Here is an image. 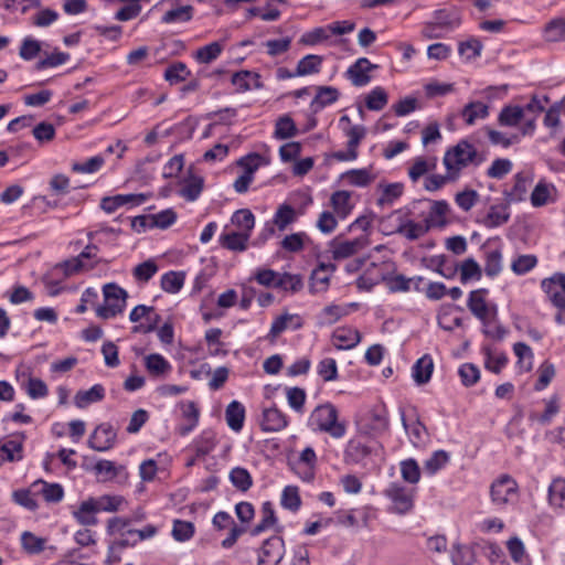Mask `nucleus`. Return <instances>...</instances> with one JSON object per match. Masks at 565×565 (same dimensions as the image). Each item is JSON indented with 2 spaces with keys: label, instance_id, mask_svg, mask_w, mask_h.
I'll list each match as a JSON object with an SVG mask.
<instances>
[{
  "label": "nucleus",
  "instance_id": "53",
  "mask_svg": "<svg viewBox=\"0 0 565 565\" xmlns=\"http://www.w3.org/2000/svg\"><path fill=\"white\" fill-rule=\"evenodd\" d=\"M435 166L436 159H431V161H429L423 157H418L414 160L412 167L409 168L408 175L412 181L416 182L419 178L434 169Z\"/></svg>",
  "mask_w": 565,
  "mask_h": 565
},
{
  "label": "nucleus",
  "instance_id": "49",
  "mask_svg": "<svg viewBox=\"0 0 565 565\" xmlns=\"http://www.w3.org/2000/svg\"><path fill=\"white\" fill-rule=\"evenodd\" d=\"M294 329H298L301 327V321H300V318L296 315H289V313H285V315H281L279 317H277L274 322L271 323V327H270V334L273 337H277L278 334H280L282 331H285L287 328H288V324L294 322Z\"/></svg>",
  "mask_w": 565,
  "mask_h": 565
},
{
  "label": "nucleus",
  "instance_id": "54",
  "mask_svg": "<svg viewBox=\"0 0 565 565\" xmlns=\"http://www.w3.org/2000/svg\"><path fill=\"white\" fill-rule=\"evenodd\" d=\"M513 350L519 359L520 367L525 372L531 371L533 367V352L531 348L523 342H518L514 344Z\"/></svg>",
  "mask_w": 565,
  "mask_h": 565
},
{
  "label": "nucleus",
  "instance_id": "22",
  "mask_svg": "<svg viewBox=\"0 0 565 565\" xmlns=\"http://www.w3.org/2000/svg\"><path fill=\"white\" fill-rule=\"evenodd\" d=\"M92 470L102 481H111L121 476L127 478L125 466L116 465L114 461L106 459L98 460Z\"/></svg>",
  "mask_w": 565,
  "mask_h": 565
},
{
  "label": "nucleus",
  "instance_id": "5",
  "mask_svg": "<svg viewBox=\"0 0 565 565\" xmlns=\"http://www.w3.org/2000/svg\"><path fill=\"white\" fill-rule=\"evenodd\" d=\"M488 289L480 288L469 294L467 307L471 313L487 326L497 316V306L487 301Z\"/></svg>",
  "mask_w": 565,
  "mask_h": 565
},
{
  "label": "nucleus",
  "instance_id": "37",
  "mask_svg": "<svg viewBox=\"0 0 565 565\" xmlns=\"http://www.w3.org/2000/svg\"><path fill=\"white\" fill-rule=\"evenodd\" d=\"M544 39L547 42L565 41V18H554L545 24Z\"/></svg>",
  "mask_w": 565,
  "mask_h": 565
},
{
  "label": "nucleus",
  "instance_id": "46",
  "mask_svg": "<svg viewBox=\"0 0 565 565\" xmlns=\"http://www.w3.org/2000/svg\"><path fill=\"white\" fill-rule=\"evenodd\" d=\"M230 480L236 489L243 492L247 491L253 484V479L249 472L241 467H236L231 470Z\"/></svg>",
  "mask_w": 565,
  "mask_h": 565
},
{
  "label": "nucleus",
  "instance_id": "20",
  "mask_svg": "<svg viewBox=\"0 0 565 565\" xmlns=\"http://www.w3.org/2000/svg\"><path fill=\"white\" fill-rule=\"evenodd\" d=\"M147 200L145 194H117L102 200L100 206L107 213L115 212L118 207L132 204L139 205Z\"/></svg>",
  "mask_w": 565,
  "mask_h": 565
},
{
  "label": "nucleus",
  "instance_id": "58",
  "mask_svg": "<svg viewBox=\"0 0 565 565\" xmlns=\"http://www.w3.org/2000/svg\"><path fill=\"white\" fill-rule=\"evenodd\" d=\"M339 98V92L334 87L322 86L318 88V92L311 102V106H328L335 103Z\"/></svg>",
  "mask_w": 565,
  "mask_h": 565
},
{
  "label": "nucleus",
  "instance_id": "19",
  "mask_svg": "<svg viewBox=\"0 0 565 565\" xmlns=\"http://www.w3.org/2000/svg\"><path fill=\"white\" fill-rule=\"evenodd\" d=\"M532 177L525 172H519L514 177V184L510 190L504 191V199L508 204L525 200Z\"/></svg>",
  "mask_w": 565,
  "mask_h": 565
},
{
  "label": "nucleus",
  "instance_id": "6",
  "mask_svg": "<svg viewBox=\"0 0 565 565\" xmlns=\"http://www.w3.org/2000/svg\"><path fill=\"white\" fill-rule=\"evenodd\" d=\"M264 158L258 153H250L237 161V164L244 169L243 173L234 181V190L243 194L248 191L254 180V173L264 163Z\"/></svg>",
  "mask_w": 565,
  "mask_h": 565
},
{
  "label": "nucleus",
  "instance_id": "30",
  "mask_svg": "<svg viewBox=\"0 0 565 565\" xmlns=\"http://www.w3.org/2000/svg\"><path fill=\"white\" fill-rule=\"evenodd\" d=\"M225 418L228 427L234 431H239L243 428L245 419V408L237 402H231L225 411Z\"/></svg>",
  "mask_w": 565,
  "mask_h": 565
},
{
  "label": "nucleus",
  "instance_id": "25",
  "mask_svg": "<svg viewBox=\"0 0 565 565\" xmlns=\"http://www.w3.org/2000/svg\"><path fill=\"white\" fill-rule=\"evenodd\" d=\"M287 424V417L280 409L271 407L263 412L260 425L264 431H280Z\"/></svg>",
  "mask_w": 565,
  "mask_h": 565
},
{
  "label": "nucleus",
  "instance_id": "55",
  "mask_svg": "<svg viewBox=\"0 0 565 565\" xmlns=\"http://www.w3.org/2000/svg\"><path fill=\"white\" fill-rule=\"evenodd\" d=\"M303 287V281L300 275L289 273L279 274L277 288L285 291L298 292Z\"/></svg>",
  "mask_w": 565,
  "mask_h": 565
},
{
  "label": "nucleus",
  "instance_id": "35",
  "mask_svg": "<svg viewBox=\"0 0 565 565\" xmlns=\"http://www.w3.org/2000/svg\"><path fill=\"white\" fill-rule=\"evenodd\" d=\"M322 63V56L316 54H308L298 62L296 67V74L298 76L318 74L321 71Z\"/></svg>",
  "mask_w": 565,
  "mask_h": 565
},
{
  "label": "nucleus",
  "instance_id": "27",
  "mask_svg": "<svg viewBox=\"0 0 565 565\" xmlns=\"http://www.w3.org/2000/svg\"><path fill=\"white\" fill-rule=\"evenodd\" d=\"M204 185V179L201 175L189 173V175L182 181V185L179 190V195L186 201H195Z\"/></svg>",
  "mask_w": 565,
  "mask_h": 565
},
{
  "label": "nucleus",
  "instance_id": "40",
  "mask_svg": "<svg viewBox=\"0 0 565 565\" xmlns=\"http://www.w3.org/2000/svg\"><path fill=\"white\" fill-rule=\"evenodd\" d=\"M46 539L36 536L32 532L25 531L21 535L22 548L28 554H39L44 551Z\"/></svg>",
  "mask_w": 565,
  "mask_h": 565
},
{
  "label": "nucleus",
  "instance_id": "47",
  "mask_svg": "<svg viewBox=\"0 0 565 565\" xmlns=\"http://www.w3.org/2000/svg\"><path fill=\"white\" fill-rule=\"evenodd\" d=\"M428 225L424 221L416 222L412 220L406 226H404L397 234L405 237L408 241H416L428 233Z\"/></svg>",
  "mask_w": 565,
  "mask_h": 565
},
{
  "label": "nucleus",
  "instance_id": "42",
  "mask_svg": "<svg viewBox=\"0 0 565 565\" xmlns=\"http://www.w3.org/2000/svg\"><path fill=\"white\" fill-rule=\"evenodd\" d=\"M184 284V274L179 271H169L161 277V288L169 294H177Z\"/></svg>",
  "mask_w": 565,
  "mask_h": 565
},
{
  "label": "nucleus",
  "instance_id": "12",
  "mask_svg": "<svg viewBox=\"0 0 565 565\" xmlns=\"http://www.w3.org/2000/svg\"><path fill=\"white\" fill-rule=\"evenodd\" d=\"M177 221V213L172 209L160 211L156 214L138 216L132 221V226H150L166 230Z\"/></svg>",
  "mask_w": 565,
  "mask_h": 565
},
{
  "label": "nucleus",
  "instance_id": "57",
  "mask_svg": "<svg viewBox=\"0 0 565 565\" xmlns=\"http://www.w3.org/2000/svg\"><path fill=\"white\" fill-rule=\"evenodd\" d=\"M343 179L354 186H366L373 181V177L366 169H354L345 172Z\"/></svg>",
  "mask_w": 565,
  "mask_h": 565
},
{
  "label": "nucleus",
  "instance_id": "13",
  "mask_svg": "<svg viewBox=\"0 0 565 565\" xmlns=\"http://www.w3.org/2000/svg\"><path fill=\"white\" fill-rule=\"evenodd\" d=\"M284 556V541L278 536L266 540L260 548L259 564L278 565Z\"/></svg>",
  "mask_w": 565,
  "mask_h": 565
},
{
  "label": "nucleus",
  "instance_id": "38",
  "mask_svg": "<svg viewBox=\"0 0 565 565\" xmlns=\"http://www.w3.org/2000/svg\"><path fill=\"white\" fill-rule=\"evenodd\" d=\"M194 8L190 4L167 11L162 15V22L167 24L188 22L193 18Z\"/></svg>",
  "mask_w": 565,
  "mask_h": 565
},
{
  "label": "nucleus",
  "instance_id": "14",
  "mask_svg": "<svg viewBox=\"0 0 565 565\" xmlns=\"http://www.w3.org/2000/svg\"><path fill=\"white\" fill-rule=\"evenodd\" d=\"M18 381H20L21 387L33 399L43 398L49 394L46 384L40 379L32 377L28 369L18 370Z\"/></svg>",
  "mask_w": 565,
  "mask_h": 565
},
{
  "label": "nucleus",
  "instance_id": "4",
  "mask_svg": "<svg viewBox=\"0 0 565 565\" xmlns=\"http://www.w3.org/2000/svg\"><path fill=\"white\" fill-rule=\"evenodd\" d=\"M490 495L495 505L502 507L512 504L516 502L519 497L518 483L510 476H501L492 482Z\"/></svg>",
  "mask_w": 565,
  "mask_h": 565
},
{
  "label": "nucleus",
  "instance_id": "59",
  "mask_svg": "<svg viewBox=\"0 0 565 565\" xmlns=\"http://www.w3.org/2000/svg\"><path fill=\"white\" fill-rule=\"evenodd\" d=\"M183 417L188 424L179 427V433L182 436L188 435L199 422V409L193 402H189L183 408Z\"/></svg>",
  "mask_w": 565,
  "mask_h": 565
},
{
  "label": "nucleus",
  "instance_id": "36",
  "mask_svg": "<svg viewBox=\"0 0 565 565\" xmlns=\"http://www.w3.org/2000/svg\"><path fill=\"white\" fill-rule=\"evenodd\" d=\"M331 206L340 217H347L353 207L351 204V193L344 190L335 191L330 198Z\"/></svg>",
  "mask_w": 565,
  "mask_h": 565
},
{
  "label": "nucleus",
  "instance_id": "63",
  "mask_svg": "<svg viewBox=\"0 0 565 565\" xmlns=\"http://www.w3.org/2000/svg\"><path fill=\"white\" fill-rule=\"evenodd\" d=\"M281 505L290 511H297L300 508L301 500L297 487L287 486L282 490Z\"/></svg>",
  "mask_w": 565,
  "mask_h": 565
},
{
  "label": "nucleus",
  "instance_id": "43",
  "mask_svg": "<svg viewBox=\"0 0 565 565\" xmlns=\"http://www.w3.org/2000/svg\"><path fill=\"white\" fill-rule=\"evenodd\" d=\"M435 22L439 28L455 29L460 25L461 19L456 11L439 9L434 12Z\"/></svg>",
  "mask_w": 565,
  "mask_h": 565
},
{
  "label": "nucleus",
  "instance_id": "64",
  "mask_svg": "<svg viewBox=\"0 0 565 565\" xmlns=\"http://www.w3.org/2000/svg\"><path fill=\"white\" fill-rule=\"evenodd\" d=\"M454 84L430 81L424 85L425 95L428 98L445 96L454 92Z\"/></svg>",
  "mask_w": 565,
  "mask_h": 565
},
{
  "label": "nucleus",
  "instance_id": "24",
  "mask_svg": "<svg viewBox=\"0 0 565 565\" xmlns=\"http://www.w3.org/2000/svg\"><path fill=\"white\" fill-rule=\"evenodd\" d=\"M449 210L446 201H433L427 216L423 220L428 225V231L433 227H444L447 224L446 216Z\"/></svg>",
  "mask_w": 565,
  "mask_h": 565
},
{
  "label": "nucleus",
  "instance_id": "15",
  "mask_svg": "<svg viewBox=\"0 0 565 565\" xmlns=\"http://www.w3.org/2000/svg\"><path fill=\"white\" fill-rule=\"evenodd\" d=\"M377 66L366 57L356 60L347 71V77L355 86H364L371 81L370 72Z\"/></svg>",
  "mask_w": 565,
  "mask_h": 565
},
{
  "label": "nucleus",
  "instance_id": "41",
  "mask_svg": "<svg viewBox=\"0 0 565 565\" xmlns=\"http://www.w3.org/2000/svg\"><path fill=\"white\" fill-rule=\"evenodd\" d=\"M159 270L157 263L152 259H148L141 264H138L134 270L132 275L138 282L146 284L148 282Z\"/></svg>",
  "mask_w": 565,
  "mask_h": 565
},
{
  "label": "nucleus",
  "instance_id": "26",
  "mask_svg": "<svg viewBox=\"0 0 565 565\" xmlns=\"http://www.w3.org/2000/svg\"><path fill=\"white\" fill-rule=\"evenodd\" d=\"M510 220L508 205H491L487 214L482 217L481 224L487 228H495L504 225Z\"/></svg>",
  "mask_w": 565,
  "mask_h": 565
},
{
  "label": "nucleus",
  "instance_id": "31",
  "mask_svg": "<svg viewBox=\"0 0 565 565\" xmlns=\"http://www.w3.org/2000/svg\"><path fill=\"white\" fill-rule=\"evenodd\" d=\"M97 512H117L126 503L121 495L104 494L98 498L89 497Z\"/></svg>",
  "mask_w": 565,
  "mask_h": 565
},
{
  "label": "nucleus",
  "instance_id": "7",
  "mask_svg": "<svg viewBox=\"0 0 565 565\" xmlns=\"http://www.w3.org/2000/svg\"><path fill=\"white\" fill-rule=\"evenodd\" d=\"M145 319V322H141L138 326H135L132 328V332L135 333H149L157 329L161 317L158 315L153 307H148L145 305H138L136 306L130 315L129 320L131 322H138L140 320Z\"/></svg>",
  "mask_w": 565,
  "mask_h": 565
},
{
  "label": "nucleus",
  "instance_id": "50",
  "mask_svg": "<svg viewBox=\"0 0 565 565\" xmlns=\"http://www.w3.org/2000/svg\"><path fill=\"white\" fill-rule=\"evenodd\" d=\"M232 223L235 226H237L241 230V232H246L250 234L255 225V216L247 209L238 210L233 214Z\"/></svg>",
  "mask_w": 565,
  "mask_h": 565
},
{
  "label": "nucleus",
  "instance_id": "18",
  "mask_svg": "<svg viewBox=\"0 0 565 565\" xmlns=\"http://www.w3.org/2000/svg\"><path fill=\"white\" fill-rule=\"evenodd\" d=\"M401 418L403 427L408 434L411 443L415 447L424 446L428 441V431L419 418L415 417L413 420L408 422L404 412H401Z\"/></svg>",
  "mask_w": 565,
  "mask_h": 565
},
{
  "label": "nucleus",
  "instance_id": "21",
  "mask_svg": "<svg viewBox=\"0 0 565 565\" xmlns=\"http://www.w3.org/2000/svg\"><path fill=\"white\" fill-rule=\"evenodd\" d=\"M231 82L237 92H247L263 87L260 75L252 71H239L232 75Z\"/></svg>",
  "mask_w": 565,
  "mask_h": 565
},
{
  "label": "nucleus",
  "instance_id": "39",
  "mask_svg": "<svg viewBox=\"0 0 565 565\" xmlns=\"http://www.w3.org/2000/svg\"><path fill=\"white\" fill-rule=\"evenodd\" d=\"M191 72L183 62H175L169 65L164 71V79L171 85L185 81Z\"/></svg>",
  "mask_w": 565,
  "mask_h": 565
},
{
  "label": "nucleus",
  "instance_id": "48",
  "mask_svg": "<svg viewBox=\"0 0 565 565\" xmlns=\"http://www.w3.org/2000/svg\"><path fill=\"white\" fill-rule=\"evenodd\" d=\"M296 221V211L288 204L278 207L274 216V224L278 230L284 231L289 224Z\"/></svg>",
  "mask_w": 565,
  "mask_h": 565
},
{
  "label": "nucleus",
  "instance_id": "44",
  "mask_svg": "<svg viewBox=\"0 0 565 565\" xmlns=\"http://www.w3.org/2000/svg\"><path fill=\"white\" fill-rule=\"evenodd\" d=\"M448 461L449 454L445 450H437L424 462L423 469L426 473L431 476L444 468Z\"/></svg>",
  "mask_w": 565,
  "mask_h": 565
},
{
  "label": "nucleus",
  "instance_id": "11",
  "mask_svg": "<svg viewBox=\"0 0 565 565\" xmlns=\"http://www.w3.org/2000/svg\"><path fill=\"white\" fill-rule=\"evenodd\" d=\"M212 523L213 526L220 531L230 529L228 536L222 541V546L224 548L232 547L236 543L237 539L245 532V529L237 526L234 523L233 518L224 511L217 512L214 515Z\"/></svg>",
  "mask_w": 565,
  "mask_h": 565
},
{
  "label": "nucleus",
  "instance_id": "9",
  "mask_svg": "<svg viewBox=\"0 0 565 565\" xmlns=\"http://www.w3.org/2000/svg\"><path fill=\"white\" fill-rule=\"evenodd\" d=\"M366 236H360L352 241H341L339 237L330 242L332 258L335 260L349 258L369 245Z\"/></svg>",
  "mask_w": 565,
  "mask_h": 565
},
{
  "label": "nucleus",
  "instance_id": "60",
  "mask_svg": "<svg viewBox=\"0 0 565 565\" xmlns=\"http://www.w3.org/2000/svg\"><path fill=\"white\" fill-rule=\"evenodd\" d=\"M502 269V254L499 249L486 253L484 273L489 277L497 276Z\"/></svg>",
  "mask_w": 565,
  "mask_h": 565
},
{
  "label": "nucleus",
  "instance_id": "23",
  "mask_svg": "<svg viewBox=\"0 0 565 565\" xmlns=\"http://www.w3.org/2000/svg\"><path fill=\"white\" fill-rule=\"evenodd\" d=\"M97 513L90 498H87L72 511V516L82 526H95L98 524Z\"/></svg>",
  "mask_w": 565,
  "mask_h": 565
},
{
  "label": "nucleus",
  "instance_id": "2",
  "mask_svg": "<svg viewBox=\"0 0 565 565\" xmlns=\"http://www.w3.org/2000/svg\"><path fill=\"white\" fill-rule=\"evenodd\" d=\"M308 425L315 431L329 434L333 438L344 436L347 427L344 423L338 420V411L332 404L317 406L310 414Z\"/></svg>",
  "mask_w": 565,
  "mask_h": 565
},
{
  "label": "nucleus",
  "instance_id": "61",
  "mask_svg": "<svg viewBox=\"0 0 565 565\" xmlns=\"http://www.w3.org/2000/svg\"><path fill=\"white\" fill-rule=\"evenodd\" d=\"M223 51V46L218 42H212L205 46L200 47L195 57L200 63H211L216 60Z\"/></svg>",
  "mask_w": 565,
  "mask_h": 565
},
{
  "label": "nucleus",
  "instance_id": "56",
  "mask_svg": "<svg viewBox=\"0 0 565 565\" xmlns=\"http://www.w3.org/2000/svg\"><path fill=\"white\" fill-rule=\"evenodd\" d=\"M480 195L476 190L465 189L455 195L456 204L463 211L469 212L479 201Z\"/></svg>",
  "mask_w": 565,
  "mask_h": 565
},
{
  "label": "nucleus",
  "instance_id": "8",
  "mask_svg": "<svg viewBox=\"0 0 565 565\" xmlns=\"http://www.w3.org/2000/svg\"><path fill=\"white\" fill-rule=\"evenodd\" d=\"M385 495L393 503V511L404 514L412 510L414 504V491L399 483L393 482L385 489Z\"/></svg>",
  "mask_w": 565,
  "mask_h": 565
},
{
  "label": "nucleus",
  "instance_id": "33",
  "mask_svg": "<svg viewBox=\"0 0 565 565\" xmlns=\"http://www.w3.org/2000/svg\"><path fill=\"white\" fill-rule=\"evenodd\" d=\"M147 371L156 377L164 376L171 371V364L158 353L149 354L145 358Z\"/></svg>",
  "mask_w": 565,
  "mask_h": 565
},
{
  "label": "nucleus",
  "instance_id": "16",
  "mask_svg": "<svg viewBox=\"0 0 565 565\" xmlns=\"http://www.w3.org/2000/svg\"><path fill=\"white\" fill-rule=\"evenodd\" d=\"M557 199V189L554 184L541 180L533 189L530 201L534 207H542L554 203Z\"/></svg>",
  "mask_w": 565,
  "mask_h": 565
},
{
  "label": "nucleus",
  "instance_id": "10",
  "mask_svg": "<svg viewBox=\"0 0 565 565\" xmlns=\"http://www.w3.org/2000/svg\"><path fill=\"white\" fill-rule=\"evenodd\" d=\"M117 431L109 423L98 425L88 438V446L100 452L108 451L116 444Z\"/></svg>",
  "mask_w": 565,
  "mask_h": 565
},
{
  "label": "nucleus",
  "instance_id": "62",
  "mask_svg": "<svg viewBox=\"0 0 565 565\" xmlns=\"http://www.w3.org/2000/svg\"><path fill=\"white\" fill-rule=\"evenodd\" d=\"M221 335L222 331L218 328H212L205 332V340L211 355L215 356L226 354V351L223 349V343L220 341Z\"/></svg>",
  "mask_w": 565,
  "mask_h": 565
},
{
  "label": "nucleus",
  "instance_id": "17",
  "mask_svg": "<svg viewBox=\"0 0 565 565\" xmlns=\"http://www.w3.org/2000/svg\"><path fill=\"white\" fill-rule=\"evenodd\" d=\"M361 341V333L351 327H339L332 333V343L338 350H350Z\"/></svg>",
  "mask_w": 565,
  "mask_h": 565
},
{
  "label": "nucleus",
  "instance_id": "34",
  "mask_svg": "<svg viewBox=\"0 0 565 565\" xmlns=\"http://www.w3.org/2000/svg\"><path fill=\"white\" fill-rule=\"evenodd\" d=\"M433 370V359L427 354L422 356L413 366L414 381L419 385L427 383L431 377Z\"/></svg>",
  "mask_w": 565,
  "mask_h": 565
},
{
  "label": "nucleus",
  "instance_id": "52",
  "mask_svg": "<svg viewBox=\"0 0 565 565\" xmlns=\"http://www.w3.org/2000/svg\"><path fill=\"white\" fill-rule=\"evenodd\" d=\"M93 266H87L84 262H81L77 259V257H73L70 259H66L60 264H57L52 274L55 271L61 270L63 273V278L70 277L83 269H90Z\"/></svg>",
  "mask_w": 565,
  "mask_h": 565
},
{
  "label": "nucleus",
  "instance_id": "51",
  "mask_svg": "<svg viewBox=\"0 0 565 565\" xmlns=\"http://www.w3.org/2000/svg\"><path fill=\"white\" fill-rule=\"evenodd\" d=\"M459 271L460 280L462 284H466L472 279L479 280L481 278V268L473 258L463 260L459 266Z\"/></svg>",
  "mask_w": 565,
  "mask_h": 565
},
{
  "label": "nucleus",
  "instance_id": "32",
  "mask_svg": "<svg viewBox=\"0 0 565 565\" xmlns=\"http://www.w3.org/2000/svg\"><path fill=\"white\" fill-rule=\"evenodd\" d=\"M548 503L565 512V479L557 478L548 487Z\"/></svg>",
  "mask_w": 565,
  "mask_h": 565
},
{
  "label": "nucleus",
  "instance_id": "3",
  "mask_svg": "<svg viewBox=\"0 0 565 565\" xmlns=\"http://www.w3.org/2000/svg\"><path fill=\"white\" fill-rule=\"evenodd\" d=\"M104 305L98 306L96 315L102 319H110L121 313L126 307L127 291L116 284L103 287Z\"/></svg>",
  "mask_w": 565,
  "mask_h": 565
},
{
  "label": "nucleus",
  "instance_id": "29",
  "mask_svg": "<svg viewBox=\"0 0 565 565\" xmlns=\"http://www.w3.org/2000/svg\"><path fill=\"white\" fill-rule=\"evenodd\" d=\"M105 397V388L102 384H95L89 390L78 391L74 397V403L78 408H86L93 403L100 402Z\"/></svg>",
  "mask_w": 565,
  "mask_h": 565
},
{
  "label": "nucleus",
  "instance_id": "1",
  "mask_svg": "<svg viewBox=\"0 0 565 565\" xmlns=\"http://www.w3.org/2000/svg\"><path fill=\"white\" fill-rule=\"evenodd\" d=\"M483 161L476 147L467 140L459 141L448 149L444 156V164L450 178H458L461 170L470 164L478 166Z\"/></svg>",
  "mask_w": 565,
  "mask_h": 565
},
{
  "label": "nucleus",
  "instance_id": "28",
  "mask_svg": "<svg viewBox=\"0 0 565 565\" xmlns=\"http://www.w3.org/2000/svg\"><path fill=\"white\" fill-rule=\"evenodd\" d=\"M249 237V233L241 231L223 233L220 236V244L222 247L232 252H244L247 249Z\"/></svg>",
  "mask_w": 565,
  "mask_h": 565
},
{
  "label": "nucleus",
  "instance_id": "45",
  "mask_svg": "<svg viewBox=\"0 0 565 565\" xmlns=\"http://www.w3.org/2000/svg\"><path fill=\"white\" fill-rule=\"evenodd\" d=\"M276 523L275 511L270 502H265L262 505V520L252 531L253 535H258L263 531L271 527Z\"/></svg>",
  "mask_w": 565,
  "mask_h": 565
}]
</instances>
